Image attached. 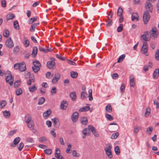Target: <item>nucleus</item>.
I'll return each mask as SVG.
<instances>
[{"label": "nucleus", "instance_id": "f257e3e1", "mask_svg": "<svg viewBox=\"0 0 159 159\" xmlns=\"http://www.w3.org/2000/svg\"><path fill=\"white\" fill-rule=\"evenodd\" d=\"M7 74L6 78V81L10 85H12L14 81V77H13L10 72L8 71L7 72Z\"/></svg>", "mask_w": 159, "mask_h": 159}, {"label": "nucleus", "instance_id": "f03ea898", "mask_svg": "<svg viewBox=\"0 0 159 159\" xmlns=\"http://www.w3.org/2000/svg\"><path fill=\"white\" fill-rule=\"evenodd\" d=\"M150 38V37L149 36V32L148 31L144 32L141 36V39L143 43L145 42V41H149Z\"/></svg>", "mask_w": 159, "mask_h": 159}, {"label": "nucleus", "instance_id": "7ed1b4c3", "mask_svg": "<svg viewBox=\"0 0 159 159\" xmlns=\"http://www.w3.org/2000/svg\"><path fill=\"white\" fill-rule=\"evenodd\" d=\"M148 49V45L147 43L144 42L141 49V52L142 53L144 54L146 56H148L147 53Z\"/></svg>", "mask_w": 159, "mask_h": 159}, {"label": "nucleus", "instance_id": "20e7f679", "mask_svg": "<svg viewBox=\"0 0 159 159\" xmlns=\"http://www.w3.org/2000/svg\"><path fill=\"white\" fill-rule=\"evenodd\" d=\"M112 148L111 146L109 145L107 147L104 148L106 155L108 156V158H111L112 157L111 149Z\"/></svg>", "mask_w": 159, "mask_h": 159}, {"label": "nucleus", "instance_id": "39448f33", "mask_svg": "<svg viewBox=\"0 0 159 159\" xmlns=\"http://www.w3.org/2000/svg\"><path fill=\"white\" fill-rule=\"evenodd\" d=\"M150 15L148 11L144 12L143 16V19L144 23L147 24L150 18Z\"/></svg>", "mask_w": 159, "mask_h": 159}, {"label": "nucleus", "instance_id": "423d86ee", "mask_svg": "<svg viewBox=\"0 0 159 159\" xmlns=\"http://www.w3.org/2000/svg\"><path fill=\"white\" fill-rule=\"evenodd\" d=\"M79 116V113L76 111L74 112L71 116V119L73 123L76 122L78 119Z\"/></svg>", "mask_w": 159, "mask_h": 159}, {"label": "nucleus", "instance_id": "0eeeda50", "mask_svg": "<svg viewBox=\"0 0 159 159\" xmlns=\"http://www.w3.org/2000/svg\"><path fill=\"white\" fill-rule=\"evenodd\" d=\"M88 128H89L90 130L91 131L95 137H99V134L97 132L95 127L92 125H89L88 126Z\"/></svg>", "mask_w": 159, "mask_h": 159}, {"label": "nucleus", "instance_id": "6e6552de", "mask_svg": "<svg viewBox=\"0 0 159 159\" xmlns=\"http://www.w3.org/2000/svg\"><path fill=\"white\" fill-rule=\"evenodd\" d=\"M6 44L8 48H13L14 46V44L11 38H10L7 40Z\"/></svg>", "mask_w": 159, "mask_h": 159}, {"label": "nucleus", "instance_id": "1a4fd4ad", "mask_svg": "<svg viewBox=\"0 0 159 159\" xmlns=\"http://www.w3.org/2000/svg\"><path fill=\"white\" fill-rule=\"evenodd\" d=\"M68 105L67 101L63 100L61 102L60 108L61 109L65 110L67 108Z\"/></svg>", "mask_w": 159, "mask_h": 159}, {"label": "nucleus", "instance_id": "9d476101", "mask_svg": "<svg viewBox=\"0 0 159 159\" xmlns=\"http://www.w3.org/2000/svg\"><path fill=\"white\" fill-rule=\"evenodd\" d=\"M150 32L152 33L154 38H157V37L158 32L156 27L152 28V29L150 31Z\"/></svg>", "mask_w": 159, "mask_h": 159}, {"label": "nucleus", "instance_id": "9b49d317", "mask_svg": "<svg viewBox=\"0 0 159 159\" xmlns=\"http://www.w3.org/2000/svg\"><path fill=\"white\" fill-rule=\"evenodd\" d=\"M61 77V75L60 74L57 73L55 75V76L52 80V83L55 84L57 82Z\"/></svg>", "mask_w": 159, "mask_h": 159}, {"label": "nucleus", "instance_id": "f8f14e48", "mask_svg": "<svg viewBox=\"0 0 159 159\" xmlns=\"http://www.w3.org/2000/svg\"><path fill=\"white\" fill-rule=\"evenodd\" d=\"M19 70L21 72L25 71L26 70V65L24 62L20 63Z\"/></svg>", "mask_w": 159, "mask_h": 159}, {"label": "nucleus", "instance_id": "ddd939ff", "mask_svg": "<svg viewBox=\"0 0 159 159\" xmlns=\"http://www.w3.org/2000/svg\"><path fill=\"white\" fill-rule=\"evenodd\" d=\"M55 63L52 61H49L47 62V66L49 69H52L55 65Z\"/></svg>", "mask_w": 159, "mask_h": 159}, {"label": "nucleus", "instance_id": "4468645a", "mask_svg": "<svg viewBox=\"0 0 159 159\" xmlns=\"http://www.w3.org/2000/svg\"><path fill=\"white\" fill-rule=\"evenodd\" d=\"M52 120L53 121L54 124V126L56 128H58L60 126V123L59 119L57 118H55L52 119Z\"/></svg>", "mask_w": 159, "mask_h": 159}, {"label": "nucleus", "instance_id": "2eb2a0df", "mask_svg": "<svg viewBox=\"0 0 159 159\" xmlns=\"http://www.w3.org/2000/svg\"><path fill=\"white\" fill-rule=\"evenodd\" d=\"M129 83L130 86L134 87L135 86V82L134 81V78L133 75H131L129 77Z\"/></svg>", "mask_w": 159, "mask_h": 159}, {"label": "nucleus", "instance_id": "dca6fc26", "mask_svg": "<svg viewBox=\"0 0 159 159\" xmlns=\"http://www.w3.org/2000/svg\"><path fill=\"white\" fill-rule=\"evenodd\" d=\"M32 117L30 115L27 114L25 117V121L27 123H30L31 121Z\"/></svg>", "mask_w": 159, "mask_h": 159}, {"label": "nucleus", "instance_id": "f3484780", "mask_svg": "<svg viewBox=\"0 0 159 159\" xmlns=\"http://www.w3.org/2000/svg\"><path fill=\"white\" fill-rule=\"evenodd\" d=\"M146 3L147 4L146 6V9L148 10L149 12H152L153 9L152 6L150 2H147Z\"/></svg>", "mask_w": 159, "mask_h": 159}, {"label": "nucleus", "instance_id": "a211bd4d", "mask_svg": "<svg viewBox=\"0 0 159 159\" xmlns=\"http://www.w3.org/2000/svg\"><path fill=\"white\" fill-rule=\"evenodd\" d=\"M39 25V23H34L31 25V27L30 29V32H33L35 31V29L36 27Z\"/></svg>", "mask_w": 159, "mask_h": 159}, {"label": "nucleus", "instance_id": "6ab92c4d", "mask_svg": "<svg viewBox=\"0 0 159 159\" xmlns=\"http://www.w3.org/2000/svg\"><path fill=\"white\" fill-rule=\"evenodd\" d=\"M81 123L84 125H86L88 123V120L86 117H82L80 119Z\"/></svg>", "mask_w": 159, "mask_h": 159}, {"label": "nucleus", "instance_id": "aec40b11", "mask_svg": "<svg viewBox=\"0 0 159 159\" xmlns=\"http://www.w3.org/2000/svg\"><path fill=\"white\" fill-rule=\"evenodd\" d=\"M52 113V111L51 110L49 109L47 110L46 111L44 112L43 114V117L46 118L47 117L49 116Z\"/></svg>", "mask_w": 159, "mask_h": 159}, {"label": "nucleus", "instance_id": "412c9836", "mask_svg": "<svg viewBox=\"0 0 159 159\" xmlns=\"http://www.w3.org/2000/svg\"><path fill=\"white\" fill-rule=\"evenodd\" d=\"M38 52L37 48L35 46L33 48V50L32 53V56L33 57H35L36 56Z\"/></svg>", "mask_w": 159, "mask_h": 159}, {"label": "nucleus", "instance_id": "4be33fe9", "mask_svg": "<svg viewBox=\"0 0 159 159\" xmlns=\"http://www.w3.org/2000/svg\"><path fill=\"white\" fill-rule=\"evenodd\" d=\"M136 20L137 21L139 20V16L137 13H133L132 16V20L134 21Z\"/></svg>", "mask_w": 159, "mask_h": 159}, {"label": "nucleus", "instance_id": "5701e85b", "mask_svg": "<svg viewBox=\"0 0 159 159\" xmlns=\"http://www.w3.org/2000/svg\"><path fill=\"white\" fill-rule=\"evenodd\" d=\"M159 69H156L154 71L153 73V77L154 79H157L159 75Z\"/></svg>", "mask_w": 159, "mask_h": 159}, {"label": "nucleus", "instance_id": "b1692460", "mask_svg": "<svg viewBox=\"0 0 159 159\" xmlns=\"http://www.w3.org/2000/svg\"><path fill=\"white\" fill-rule=\"evenodd\" d=\"M90 107L89 106H85L84 107L79 110V111L80 112H85L88 111L90 109Z\"/></svg>", "mask_w": 159, "mask_h": 159}, {"label": "nucleus", "instance_id": "393cba45", "mask_svg": "<svg viewBox=\"0 0 159 159\" xmlns=\"http://www.w3.org/2000/svg\"><path fill=\"white\" fill-rule=\"evenodd\" d=\"M55 156L57 159H59L60 158V151L59 148H56Z\"/></svg>", "mask_w": 159, "mask_h": 159}, {"label": "nucleus", "instance_id": "a878e982", "mask_svg": "<svg viewBox=\"0 0 159 159\" xmlns=\"http://www.w3.org/2000/svg\"><path fill=\"white\" fill-rule=\"evenodd\" d=\"M90 129L89 128H85L83 131V133L84 135H89L90 134L89 132Z\"/></svg>", "mask_w": 159, "mask_h": 159}, {"label": "nucleus", "instance_id": "bb28decb", "mask_svg": "<svg viewBox=\"0 0 159 159\" xmlns=\"http://www.w3.org/2000/svg\"><path fill=\"white\" fill-rule=\"evenodd\" d=\"M152 66V64L151 62H148V65H146L144 66V70L145 71H147L148 70V67H150V68H151Z\"/></svg>", "mask_w": 159, "mask_h": 159}, {"label": "nucleus", "instance_id": "cd10ccee", "mask_svg": "<svg viewBox=\"0 0 159 159\" xmlns=\"http://www.w3.org/2000/svg\"><path fill=\"white\" fill-rule=\"evenodd\" d=\"M106 111L109 113H111L112 111V109L110 104H108L106 107Z\"/></svg>", "mask_w": 159, "mask_h": 159}, {"label": "nucleus", "instance_id": "c85d7f7f", "mask_svg": "<svg viewBox=\"0 0 159 159\" xmlns=\"http://www.w3.org/2000/svg\"><path fill=\"white\" fill-rule=\"evenodd\" d=\"M23 93L22 89L20 88H17L16 90V93L17 96H19Z\"/></svg>", "mask_w": 159, "mask_h": 159}, {"label": "nucleus", "instance_id": "c756f323", "mask_svg": "<svg viewBox=\"0 0 159 159\" xmlns=\"http://www.w3.org/2000/svg\"><path fill=\"white\" fill-rule=\"evenodd\" d=\"M78 76V73L74 71H72L70 72V76L73 78H76Z\"/></svg>", "mask_w": 159, "mask_h": 159}, {"label": "nucleus", "instance_id": "7c9ffc66", "mask_svg": "<svg viewBox=\"0 0 159 159\" xmlns=\"http://www.w3.org/2000/svg\"><path fill=\"white\" fill-rule=\"evenodd\" d=\"M24 41L23 42V44L25 46L27 47H28L29 45V41L26 37L24 38Z\"/></svg>", "mask_w": 159, "mask_h": 159}, {"label": "nucleus", "instance_id": "2f4dec72", "mask_svg": "<svg viewBox=\"0 0 159 159\" xmlns=\"http://www.w3.org/2000/svg\"><path fill=\"white\" fill-rule=\"evenodd\" d=\"M123 11L122 8L120 7H119L117 12V16H121L122 15Z\"/></svg>", "mask_w": 159, "mask_h": 159}, {"label": "nucleus", "instance_id": "473e14b6", "mask_svg": "<svg viewBox=\"0 0 159 159\" xmlns=\"http://www.w3.org/2000/svg\"><path fill=\"white\" fill-rule=\"evenodd\" d=\"M3 114L4 116L6 118H9L10 116V113L9 111H3Z\"/></svg>", "mask_w": 159, "mask_h": 159}, {"label": "nucleus", "instance_id": "72a5a7b5", "mask_svg": "<svg viewBox=\"0 0 159 159\" xmlns=\"http://www.w3.org/2000/svg\"><path fill=\"white\" fill-rule=\"evenodd\" d=\"M70 97L72 99L75 101L76 100V93L75 92H72L70 93Z\"/></svg>", "mask_w": 159, "mask_h": 159}, {"label": "nucleus", "instance_id": "f704fd0d", "mask_svg": "<svg viewBox=\"0 0 159 159\" xmlns=\"http://www.w3.org/2000/svg\"><path fill=\"white\" fill-rule=\"evenodd\" d=\"M15 17V15L13 14H10L7 15V20H11L14 18Z\"/></svg>", "mask_w": 159, "mask_h": 159}, {"label": "nucleus", "instance_id": "c9c22d12", "mask_svg": "<svg viewBox=\"0 0 159 159\" xmlns=\"http://www.w3.org/2000/svg\"><path fill=\"white\" fill-rule=\"evenodd\" d=\"M33 64L34 65V66H38L39 67H40L41 66V65L40 62L36 60H34L33 61Z\"/></svg>", "mask_w": 159, "mask_h": 159}, {"label": "nucleus", "instance_id": "e433bc0d", "mask_svg": "<svg viewBox=\"0 0 159 159\" xmlns=\"http://www.w3.org/2000/svg\"><path fill=\"white\" fill-rule=\"evenodd\" d=\"M142 127L141 126H135L134 130V133L136 134L137 133L139 129H141Z\"/></svg>", "mask_w": 159, "mask_h": 159}, {"label": "nucleus", "instance_id": "4c0bfd02", "mask_svg": "<svg viewBox=\"0 0 159 159\" xmlns=\"http://www.w3.org/2000/svg\"><path fill=\"white\" fill-rule=\"evenodd\" d=\"M28 124V127L31 130H33L34 129V123L32 121L30 123H27Z\"/></svg>", "mask_w": 159, "mask_h": 159}, {"label": "nucleus", "instance_id": "58836bf2", "mask_svg": "<svg viewBox=\"0 0 159 159\" xmlns=\"http://www.w3.org/2000/svg\"><path fill=\"white\" fill-rule=\"evenodd\" d=\"M151 111V109L150 107H147L146 110V112L145 113V116L147 117L150 114Z\"/></svg>", "mask_w": 159, "mask_h": 159}, {"label": "nucleus", "instance_id": "ea45409f", "mask_svg": "<svg viewBox=\"0 0 159 159\" xmlns=\"http://www.w3.org/2000/svg\"><path fill=\"white\" fill-rule=\"evenodd\" d=\"M67 146V147L66 150V152L67 153H70V151L72 148V145L70 143H68Z\"/></svg>", "mask_w": 159, "mask_h": 159}, {"label": "nucleus", "instance_id": "a19ab883", "mask_svg": "<svg viewBox=\"0 0 159 159\" xmlns=\"http://www.w3.org/2000/svg\"><path fill=\"white\" fill-rule=\"evenodd\" d=\"M9 34V31L5 29L3 32V36L6 38H7Z\"/></svg>", "mask_w": 159, "mask_h": 159}, {"label": "nucleus", "instance_id": "79ce46f5", "mask_svg": "<svg viewBox=\"0 0 159 159\" xmlns=\"http://www.w3.org/2000/svg\"><path fill=\"white\" fill-rule=\"evenodd\" d=\"M29 89L30 92H34L37 89L35 85H33L32 86L30 87Z\"/></svg>", "mask_w": 159, "mask_h": 159}, {"label": "nucleus", "instance_id": "37998d69", "mask_svg": "<svg viewBox=\"0 0 159 159\" xmlns=\"http://www.w3.org/2000/svg\"><path fill=\"white\" fill-rule=\"evenodd\" d=\"M45 99L43 97H41L39 99L38 104L39 105H42L45 102Z\"/></svg>", "mask_w": 159, "mask_h": 159}, {"label": "nucleus", "instance_id": "c03bdc74", "mask_svg": "<svg viewBox=\"0 0 159 159\" xmlns=\"http://www.w3.org/2000/svg\"><path fill=\"white\" fill-rule=\"evenodd\" d=\"M115 151L117 155H118L120 154V151L118 146H116L115 147Z\"/></svg>", "mask_w": 159, "mask_h": 159}, {"label": "nucleus", "instance_id": "a18cd8bd", "mask_svg": "<svg viewBox=\"0 0 159 159\" xmlns=\"http://www.w3.org/2000/svg\"><path fill=\"white\" fill-rule=\"evenodd\" d=\"M89 93V100L90 101H91L93 100V98L92 97V91L91 89H90L88 91Z\"/></svg>", "mask_w": 159, "mask_h": 159}, {"label": "nucleus", "instance_id": "49530a36", "mask_svg": "<svg viewBox=\"0 0 159 159\" xmlns=\"http://www.w3.org/2000/svg\"><path fill=\"white\" fill-rule=\"evenodd\" d=\"M105 116L107 119L109 120H112L113 119V117L112 116H111L107 113H106Z\"/></svg>", "mask_w": 159, "mask_h": 159}, {"label": "nucleus", "instance_id": "de8ad7c7", "mask_svg": "<svg viewBox=\"0 0 159 159\" xmlns=\"http://www.w3.org/2000/svg\"><path fill=\"white\" fill-rule=\"evenodd\" d=\"M125 57V55L124 54L120 56L117 60V62L118 63H119L120 61H123V60L124 59Z\"/></svg>", "mask_w": 159, "mask_h": 159}, {"label": "nucleus", "instance_id": "09e8293b", "mask_svg": "<svg viewBox=\"0 0 159 159\" xmlns=\"http://www.w3.org/2000/svg\"><path fill=\"white\" fill-rule=\"evenodd\" d=\"M13 25L14 27L16 29L18 30L19 29V24L18 23V21L17 20H16L14 22Z\"/></svg>", "mask_w": 159, "mask_h": 159}, {"label": "nucleus", "instance_id": "8fccbe9b", "mask_svg": "<svg viewBox=\"0 0 159 159\" xmlns=\"http://www.w3.org/2000/svg\"><path fill=\"white\" fill-rule=\"evenodd\" d=\"M119 135V134L118 132H117L115 133H113L112 135L111 138L112 139H116L118 137Z\"/></svg>", "mask_w": 159, "mask_h": 159}, {"label": "nucleus", "instance_id": "3c124183", "mask_svg": "<svg viewBox=\"0 0 159 159\" xmlns=\"http://www.w3.org/2000/svg\"><path fill=\"white\" fill-rule=\"evenodd\" d=\"M20 140V138L19 137H16L14 140L13 141V143L14 145H17Z\"/></svg>", "mask_w": 159, "mask_h": 159}, {"label": "nucleus", "instance_id": "603ef678", "mask_svg": "<svg viewBox=\"0 0 159 159\" xmlns=\"http://www.w3.org/2000/svg\"><path fill=\"white\" fill-rule=\"evenodd\" d=\"M37 18L36 17L31 18L30 19L29 21V23L30 24H32L34 22L36 21L37 20Z\"/></svg>", "mask_w": 159, "mask_h": 159}, {"label": "nucleus", "instance_id": "864d4df0", "mask_svg": "<svg viewBox=\"0 0 159 159\" xmlns=\"http://www.w3.org/2000/svg\"><path fill=\"white\" fill-rule=\"evenodd\" d=\"M72 155L74 157H79L80 156L79 153H77L75 150L72 151Z\"/></svg>", "mask_w": 159, "mask_h": 159}, {"label": "nucleus", "instance_id": "5fc2aeb1", "mask_svg": "<svg viewBox=\"0 0 159 159\" xmlns=\"http://www.w3.org/2000/svg\"><path fill=\"white\" fill-rule=\"evenodd\" d=\"M44 152L47 155H50L52 152L51 149H48L44 150Z\"/></svg>", "mask_w": 159, "mask_h": 159}, {"label": "nucleus", "instance_id": "6e6d98bb", "mask_svg": "<svg viewBox=\"0 0 159 159\" xmlns=\"http://www.w3.org/2000/svg\"><path fill=\"white\" fill-rule=\"evenodd\" d=\"M155 57L157 60L159 61V49L156 51L155 54Z\"/></svg>", "mask_w": 159, "mask_h": 159}, {"label": "nucleus", "instance_id": "4d7b16f0", "mask_svg": "<svg viewBox=\"0 0 159 159\" xmlns=\"http://www.w3.org/2000/svg\"><path fill=\"white\" fill-rule=\"evenodd\" d=\"M153 128L152 127H148L147 129V132L148 134H151Z\"/></svg>", "mask_w": 159, "mask_h": 159}, {"label": "nucleus", "instance_id": "13d9d810", "mask_svg": "<svg viewBox=\"0 0 159 159\" xmlns=\"http://www.w3.org/2000/svg\"><path fill=\"white\" fill-rule=\"evenodd\" d=\"M39 142L42 143L44 141H45L47 140V138L45 137H40L39 139Z\"/></svg>", "mask_w": 159, "mask_h": 159}, {"label": "nucleus", "instance_id": "bf43d9fd", "mask_svg": "<svg viewBox=\"0 0 159 159\" xmlns=\"http://www.w3.org/2000/svg\"><path fill=\"white\" fill-rule=\"evenodd\" d=\"M87 95V94L85 92L83 91L81 93V97L82 99H85L86 98Z\"/></svg>", "mask_w": 159, "mask_h": 159}, {"label": "nucleus", "instance_id": "052dcab7", "mask_svg": "<svg viewBox=\"0 0 159 159\" xmlns=\"http://www.w3.org/2000/svg\"><path fill=\"white\" fill-rule=\"evenodd\" d=\"M32 70L35 73L37 72L40 70V67H39L33 66L32 68Z\"/></svg>", "mask_w": 159, "mask_h": 159}, {"label": "nucleus", "instance_id": "680f3d73", "mask_svg": "<svg viewBox=\"0 0 159 159\" xmlns=\"http://www.w3.org/2000/svg\"><path fill=\"white\" fill-rule=\"evenodd\" d=\"M20 80H16L15 81L14 86L15 88H17L18 86L20 85Z\"/></svg>", "mask_w": 159, "mask_h": 159}, {"label": "nucleus", "instance_id": "e2e57ef3", "mask_svg": "<svg viewBox=\"0 0 159 159\" xmlns=\"http://www.w3.org/2000/svg\"><path fill=\"white\" fill-rule=\"evenodd\" d=\"M123 25L122 24H120L119 26L117 28V31L118 32H121L123 30Z\"/></svg>", "mask_w": 159, "mask_h": 159}, {"label": "nucleus", "instance_id": "0e129e2a", "mask_svg": "<svg viewBox=\"0 0 159 159\" xmlns=\"http://www.w3.org/2000/svg\"><path fill=\"white\" fill-rule=\"evenodd\" d=\"M56 57L57 58L62 61H64L66 60V58L65 57L61 56L58 54H56Z\"/></svg>", "mask_w": 159, "mask_h": 159}, {"label": "nucleus", "instance_id": "69168bd1", "mask_svg": "<svg viewBox=\"0 0 159 159\" xmlns=\"http://www.w3.org/2000/svg\"><path fill=\"white\" fill-rule=\"evenodd\" d=\"M2 6L3 7H5L6 6V2L5 0H2L1 1Z\"/></svg>", "mask_w": 159, "mask_h": 159}, {"label": "nucleus", "instance_id": "338daca9", "mask_svg": "<svg viewBox=\"0 0 159 159\" xmlns=\"http://www.w3.org/2000/svg\"><path fill=\"white\" fill-rule=\"evenodd\" d=\"M24 146V144L23 143H20L19 144V146L18 148V150L20 151L22 150V148H23Z\"/></svg>", "mask_w": 159, "mask_h": 159}, {"label": "nucleus", "instance_id": "774afa93", "mask_svg": "<svg viewBox=\"0 0 159 159\" xmlns=\"http://www.w3.org/2000/svg\"><path fill=\"white\" fill-rule=\"evenodd\" d=\"M57 92V89L55 87H53L51 91V93H52L55 94Z\"/></svg>", "mask_w": 159, "mask_h": 159}]
</instances>
